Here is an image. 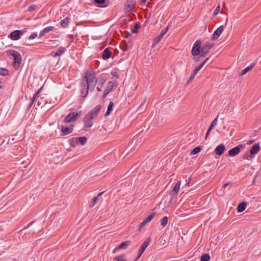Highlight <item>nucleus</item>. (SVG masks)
<instances>
[{
    "mask_svg": "<svg viewBox=\"0 0 261 261\" xmlns=\"http://www.w3.org/2000/svg\"><path fill=\"white\" fill-rule=\"evenodd\" d=\"M107 80L106 74H101L98 79H97L95 73L93 70H90L86 73L81 82V96L85 97L87 96L89 92L94 91L97 83V90L98 91H101V88Z\"/></svg>",
    "mask_w": 261,
    "mask_h": 261,
    "instance_id": "1",
    "label": "nucleus"
},
{
    "mask_svg": "<svg viewBox=\"0 0 261 261\" xmlns=\"http://www.w3.org/2000/svg\"><path fill=\"white\" fill-rule=\"evenodd\" d=\"M214 46V43L210 41L205 42L201 46V41L197 40L195 41L192 49L193 56L200 55V56H205L210 50Z\"/></svg>",
    "mask_w": 261,
    "mask_h": 261,
    "instance_id": "2",
    "label": "nucleus"
},
{
    "mask_svg": "<svg viewBox=\"0 0 261 261\" xmlns=\"http://www.w3.org/2000/svg\"><path fill=\"white\" fill-rule=\"evenodd\" d=\"M40 90L41 89H39L34 95L30 107H31L33 102L36 101L37 102V105L41 107H42L43 106H44L47 102L48 100L46 99L47 95L46 94H39Z\"/></svg>",
    "mask_w": 261,
    "mask_h": 261,
    "instance_id": "3",
    "label": "nucleus"
},
{
    "mask_svg": "<svg viewBox=\"0 0 261 261\" xmlns=\"http://www.w3.org/2000/svg\"><path fill=\"white\" fill-rule=\"evenodd\" d=\"M7 54L14 57L13 66L16 69H18L21 63V57L20 54L16 50H10L7 51Z\"/></svg>",
    "mask_w": 261,
    "mask_h": 261,
    "instance_id": "4",
    "label": "nucleus"
},
{
    "mask_svg": "<svg viewBox=\"0 0 261 261\" xmlns=\"http://www.w3.org/2000/svg\"><path fill=\"white\" fill-rule=\"evenodd\" d=\"M81 115V112H72L69 114L65 118L64 122L65 123L75 122L79 117Z\"/></svg>",
    "mask_w": 261,
    "mask_h": 261,
    "instance_id": "5",
    "label": "nucleus"
},
{
    "mask_svg": "<svg viewBox=\"0 0 261 261\" xmlns=\"http://www.w3.org/2000/svg\"><path fill=\"white\" fill-rule=\"evenodd\" d=\"M260 149V147L259 144H254L250 150V153L246 155L244 157V159L250 160L253 158V156L256 154Z\"/></svg>",
    "mask_w": 261,
    "mask_h": 261,
    "instance_id": "6",
    "label": "nucleus"
},
{
    "mask_svg": "<svg viewBox=\"0 0 261 261\" xmlns=\"http://www.w3.org/2000/svg\"><path fill=\"white\" fill-rule=\"evenodd\" d=\"M151 239L150 237L148 238L143 243V244L141 245V247L140 248L138 253L139 255L136 258V260H137L142 254V253L144 252L146 248L148 247L149 245L150 242H151Z\"/></svg>",
    "mask_w": 261,
    "mask_h": 261,
    "instance_id": "7",
    "label": "nucleus"
},
{
    "mask_svg": "<svg viewBox=\"0 0 261 261\" xmlns=\"http://www.w3.org/2000/svg\"><path fill=\"white\" fill-rule=\"evenodd\" d=\"M74 125L70 124L69 126L62 125L61 126L62 135H67L73 131Z\"/></svg>",
    "mask_w": 261,
    "mask_h": 261,
    "instance_id": "8",
    "label": "nucleus"
},
{
    "mask_svg": "<svg viewBox=\"0 0 261 261\" xmlns=\"http://www.w3.org/2000/svg\"><path fill=\"white\" fill-rule=\"evenodd\" d=\"M135 3L134 0H127L124 6L125 10L127 12H133Z\"/></svg>",
    "mask_w": 261,
    "mask_h": 261,
    "instance_id": "9",
    "label": "nucleus"
},
{
    "mask_svg": "<svg viewBox=\"0 0 261 261\" xmlns=\"http://www.w3.org/2000/svg\"><path fill=\"white\" fill-rule=\"evenodd\" d=\"M243 148V146L242 145H240L230 149L228 151V154L231 156H234L238 154L240 152L241 150Z\"/></svg>",
    "mask_w": 261,
    "mask_h": 261,
    "instance_id": "10",
    "label": "nucleus"
},
{
    "mask_svg": "<svg viewBox=\"0 0 261 261\" xmlns=\"http://www.w3.org/2000/svg\"><path fill=\"white\" fill-rule=\"evenodd\" d=\"M93 118L89 114H87L83 119L84 126L86 128H90L93 125L92 120Z\"/></svg>",
    "mask_w": 261,
    "mask_h": 261,
    "instance_id": "11",
    "label": "nucleus"
},
{
    "mask_svg": "<svg viewBox=\"0 0 261 261\" xmlns=\"http://www.w3.org/2000/svg\"><path fill=\"white\" fill-rule=\"evenodd\" d=\"M224 30L223 25L220 26L213 33L212 39L213 40H217L221 35Z\"/></svg>",
    "mask_w": 261,
    "mask_h": 261,
    "instance_id": "12",
    "label": "nucleus"
},
{
    "mask_svg": "<svg viewBox=\"0 0 261 261\" xmlns=\"http://www.w3.org/2000/svg\"><path fill=\"white\" fill-rule=\"evenodd\" d=\"M101 106L97 105L92 110H91L88 114L94 119L95 118L101 110Z\"/></svg>",
    "mask_w": 261,
    "mask_h": 261,
    "instance_id": "13",
    "label": "nucleus"
},
{
    "mask_svg": "<svg viewBox=\"0 0 261 261\" xmlns=\"http://www.w3.org/2000/svg\"><path fill=\"white\" fill-rule=\"evenodd\" d=\"M114 87V83L112 82H109L108 83L107 85V87L104 90L103 97L105 98L108 95V94L110 92V91L112 90Z\"/></svg>",
    "mask_w": 261,
    "mask_h": 261,
    "instance_id": "14",
    "label": "nucleus"
},
{
    "mask_svg": "<svg viewBox=\"0 0 261 261\" xmlns=\"http://www.w3.org/2000/svg\"><path fill=\"white\" fill-rule=\"evenodd\" d=\"M155 213H152L150 215H149L147 218L144 220L140 225L139 229L141 230L142 228H143L147 223L150 222L151 220L155 216Z\"/></svg>",
    "mask_w": 261,
    "mask_h": 261,
    "instance_id": "15",
    "label": "nucleus"
},
{
    "mask_svg": "<svg viewBox=\"0 0 261 261\" xmlns=\"http://www.w3.org/2000/svg\"><path fill=\"white\" fill-rule=\"evenodd\" d=\"M66 49L65 47L63 46H60L57 51L53 52L51 53V56L54 58L57 57V56H60L63 54L66 51Z\"/></svg>",
    "mask_w": 261,
    "mask_h": 261,
    "instance_id": "16",
    "label": "nucleus"
},
{
    "mask_svg": "<svg viewBox=\"0 0 261 261\" xmlns=\"http://www.w3.org/2000/svg\"><path fill=\"white\" fill-rule=\"evenodd\" d=\"M168 27H166L164 30H162L160 34L156 37V38L154 40V44H156L158 43L162 37L165 35V34L168 32Z\"/></svg>",
    "mask_w": 261,
    "mask_h": 261,
    "instance_id": "17",
    "label": "nucleus"
},
{
    "mask_svg": "<svg viewBox=\"0 0 261 261\" xmlns=\"http://www.w3.org/2000/svg\"><path fill=\"white\" fill-rule=\"evenodd\" d=\"M20 30L14 31L10 34V38L13 40H17L20 38Z\"/></svg>",
    "mask_w": 261,
    "mask_h": 261,
    "instance_id": "18",
    "label": "nucleus"
},
{
    "mask_svg": "<svg viewBox=\"0 0 261 261\" xmlns=\"http://www.w3.org/2000/svg\"><path fill=\"white\" fill-rule=\"evenodd\" d=\"M225 149V147L223 144H220L216 147L215 151L217 155H221L224 152Z\"/></svg>",
    "mask_w": 261,
    "mask_h": 261,
    "instance_id": "19",
    "label": "nucleus"
},
{
    "mask_svg": "<svg viewBox=\"0 0 261 261\" xmlns=\"http://www.w3.org/2000/svg\"><path fill=\"white\" fill-rule=\"evenodd\" d=\"M128 245V241H124L121 243L117 248H115L113 250V253H115L118 250L120 249H125L127 248Z\"/></svg>",
    "mask_w": 261,
    "mask_h": 261,
    "instance_id": "20",
    "label": "nucleus"
},
{
    "mask_svg": "<svg viewBox=\"0 0 261 261\" xmlns=\"http://www.w3.org/2000/svg\"><path fill=\"white\" fill-rule=\"evenodd\" d=\"M112 55L111 50L109 48H106L102 53V57L105 60L109 59Z\"/></svg>",
    "mask_w": 261,
    "mask_h": 261,
    "instance_id": "21",
    "label": "nucleus"
},
{
    "mask_svg": "<svg viewBox=\"0 0 261 261\" xmlns=\"http://www.w3.org/2000/svg\"><path fill=\"white\" fill-rule=\"evenodd\" d=\"M247 207V204L245 202H242L239 204L237 211L239 213H241L243 212Z\"/></svg>",
    "mask_w": 261,
    "mask_h": 261,
    "instance_id": "22",
    "label": "nucleus"
},
{
    "mask_svg": "<svg viewBox=\"0 0 261 261\" xmlns=\"http://www.w3.org/2000/svg\"><path fill=\"white\" fill-rule=\"evenodd\" d=\"M254 65H255V64L252 63L250 66L245 68L242 71L241 73H240V75H244L246 73H247L248 72H249V71L252 70V69L253 68Z\"/></svg>",
    "mask_w": 261,
    "mask_h": 261,
    "instance_id": "23",
    "label": "nucleus"
},
{
    "mask_svg": "<svg viewBox=\"0 0 261 261\" xmlns=\"http://www.w3.org/2000/svg\"><path fill=\"white\" fill-rule=\"evenodd\" d=\"M103 193V192H101L99 193L97 196L95 197L93 199V201L91 203L90 206L92 207L94 205H95L98 202V201L99 200V197L102 195V194Z\"/></svg>",
    "mask_w": 261,
    "mask_h": 261,
    "instance_id": "24",
    "label": "nucleus"
},
{
    "mask_svg": "<svg viewBox=\"0 0 261 261\" xmlns=\"http://www.w3.org/2000/svg\"><path fill=\"white\" fill-rule=\"evenodd\" d=\"M113 106H114V103L113 102L111 101L109 103L107 111L105 114V116L106 117H107L111 114V112L113 110Z\"/></svg>",
    "mask_w": 261,
    "mask_h": 261,
    "instance_id": "25",
    "label": "nucleus"
},
{
    "mask_svg": "<svg viewBox=\"0 0 261 261\" xmlns=\"http://www.w3.org/2000/svg\"><path fill=\"white\" fill-rule=\"evenodd\" d=\"M69 23V18L68 17H66L65 19L61 20V21L60 22L61 25L64 28L67 27Z\"/></svg>",
    "mask_w": 261,
    "mask_h": 261,
    "instance_id": "26",
    "label": "nucleus"
},
{
    "mask_svg": "<svg viewBox=\"0 0 261 261\" xmlns=\"http://www.w3.org/2000/svg\"><path fill=\"white\" fill-rule=\"evenodd\" d=\"M76 140H78L79 142L82 145H84L87 142V138L85 137H81L76 138Z\"/></svg>",
    "mask_w": 261,
    "mask_h": 261,
    "instance_id": "27",
    "label": "nucleus"
},
{
    "mask_svg": "<svg viewBox=\"0 0 261 261\" xmlns=\"http://www.w3.org/2000/svg\"><path fill=\"white\" fill-rule=\"evenodd\" d=\"M180 184H181L180 181H177V182L176 183V184L175 185V186H174V187L172 191L173 192H174L175 193H177L179 191Z\"/></svg>",
    "mask_w": 261,
    "mask_h": 261,
    "instance_id": "28",
    "label": "nucleus"
},
{
    "mask_svg": "<svg viewBox=\"0 0 261 261\" xmlns=\"http://www.w3.org/2000/svg\"><path fill=\"white\" fill-rule=\"evenodd\" d=\"M53 30H54V27L52 26L46 27L41 32V34L47 33L53 31Z\"/></svg>",
    "mask_w": 261,
    "mask_h": 261,
    "instance_id": "29",
    "label": "nucleus"
},
{
    "mask_svg": "<svg viewBox=\"0 0 261 261\" xmlns=\"http://www.w3.org/2000/svg\"><path fill=\"white\" fill-rule=\"evenodd\" d=\"M201 148L200 147H196L194 148L191 152V155H195L199 152Z\"/></svg>",
    "mask_w": 261,
    "mask_h": 261,
    "instance_id": "30",
    "label": "nucleus"
},
{
    "mask_svg": "<svg viewBox=\"0 0 261 261\" xmlns=\"http://www.w3.org/2000/svg\"><path fill=\"white\" fill-rule=\"evenodd\" d=\"M210 259L209 254H205L201 256L200 261H208Z\"/></svg>",
    "mask_w": 261,
    "mask_h": 261,
    "instance_id": "31",
    "label": "nucleus"
},
{
    "mask_svg": "<svg viewBox=\"0 0 261 261\" xmlns=\"http://www.w3.org/2000/svg\"><path fill=\"white\" fill-rule=\"evenodd\" d=\"M168 223V217L165 216L161 220V223L163 226H165Z\"/></svg>",
    "mask_w": 261,
    "mask_h": 261,
    "instance_id": "32",
    "label": "nucleus"
},
{
    "mask_svg": "<svg viewBox=\"0 0 261 261\" xmlns=\"http://www.w3.org/2000/svg\"><path fill=\"white\" fill-rule=\"evenodd\" d=\"M114 259L116 261H126L124 255L116 256Z\"/></svg>",
    "mask_w": 261,
    "mask_h": 261,
    "instance_id": "33",
    "label": "nucleus"
},
{
    "mask_svg": "<svg viewBox=\"0 0 261 261\" xmlns=\"http://www.w3.org/2000/svg\"><path fill=\"white\" fill-rule=\"evenodd\" d=\"M8 73V71L6 69L0 68V75H7Z\"/></svg>",
    "mask_w": 261,
    "mask_h": 261,
    "instance_id": "34",
    "label": "nucleus"
},
{
    "mask_svg": "<svg viewBox=\"0 0 261 261\" xmlns=\"http://www.w3.org/2000/svg\"><path fill=\"white\" fill-rule=\"evenodd\" d=\"M202 67L200 65L197 66L193 71V73L192 74V75H195L197 74V73L198 72V71L202 68Z\"/></svg>",
    "mask_w": 261,
    "mask_h": 261,
    "instance_id": "35",
    "label": "nucleus"
},
{
    "mask_svg": "<svg viewBox=\"0 0 261 261\" xmlns=\"http://www.w3.org/2000/svg\"><path fill=\"white\" fill-rule=\"evenodd\" d=\"M140 24L138 23H136L135 25L134 29L132 30V32L133 33H137L138 32V30L140 28Z\"/></svg>",
    "mask_w": 261,
    "mask_h": 261,
    "instance_id": "36",
    "label": "nucleus"
},
{
    "mask_svg": "<svg viewBox=\"0 0 261 261\" xmlns=\"http://www.w3.org/2000/svg\"><path fill=\"white\" fill-rule=\"evenodd\" d=\"M218 115L216 117V118L212 121L211 124L213 127H215L217 124Z\"/></svg>",
    "mask_w": 261,
    "mask_h": 261,
    "instance_id": "37",
    "label": "nucleus"
},
{
    "mask_svg": "<svg viewBox=\"0 0 261 261\" xmlns=\"http://www.w3.org/2000/svg\"><path fill=\"white\" fill-rule=\"evenodd\" d=\"M37 6L36 5H31V6H30L28 8V11H32L33 10H34L36 8Z\"/></svg>",
    "mask_w": 261,
    "mask_h": 261,
    "instance_id": "38",
    "label": "nucleus"
},
{
    "mask_svg": "<svg viewBox=\"0 0 261 261\" xmlns=\"http://www.w3.org/2000/svg\"><path fill=\"white\" fill-rule=\"evenodd\" d=\"M37 36V34L36 33H33L32 34H31L29 37V39H34L35 38H36Z\"/></svg>",
    "mask_w": 261,
    "mask_h": 261,
    "instance_id": "39",
    "label": "nucleus"
},
{
    "mask_svg": "<svg viewBox=\"0 0 261 261\" xmlns=\"http://www.w3.org/2000/svg\"><path fill=\"white\" fill-rule=\"evenodd\" d=\"M220 6H218L216 8V9L214 11V15H216L218 14L219 11H220Z\"/></svg>",
    "mask_w": 261,
    "mask_h": 261,
    "instance_id": "40",
    "label": "nucleus"
},
{
    "mask_svg": "<svg viewBox=\"0 0 261 261\" xmlns=\"http://www.w3.org/2000/svg\"><path fill=\"white\" fill-rule=\"evenodd\" d=\"M194 77H195V76L192 74L190 76L189 80H188L187 84V85L189 84L192 81V80L194 79Z\"/></svg>",
    "mask_w": 261,
    "mask_h": 261,
    "instance_id": "41",
    "label": "nucleus"
},
{
    "mask_svg": "<svg viewBox=\"0 0 261 261\" xmlns=\"http://www.w3.org/2000/svg\"><path fill=\"white\" fill-rule=\"evenodd\" d=\"M111 74L112 76V77H117V78L118 77V75L117 72H116V71H112Z\"/></svg>",
    "mask_w": 261,
    "mask_h": 261,
    "instance_id": "42",
    "label": "nucleus"
},
{
    "mask_svg": "<svg viewBox=\"0 0 261 261\" xmlns=\"http://www.w3.org/2000/svg\"><path fill=\"white\" fill-rule=\"evenodd\" d=\"M106 0H94L95 2L98 4H102L105 3Z\"/></svg>",
    "mask_w": 261,
    "mask_h": 261,
    "instance_id": "43",
    "label": "nucleus"
},
{
    "mask_svg": "<svg viewBox=\"0 0 261 261\" xmlns=\"http://www.w3.org/2000/svg\"><path fill=\"white\" fill-rule=\"evenodd\" d=\"M210 59V58H206L204 61L200 65L202 67L205 63L208 61V60Z\"/></svg>",
    "mask_w": 261,
    "mask_h": 261,
    "instance_id": "44",
    "label": "nucleus"
},
{
    "mask_svg": "<svg viewBox=\"0 0 261 261\" xmlns=\"http://www.w3.org/2000/svg\"><path fill=\"white\" fill-rule=\"evenodd\" d=\"M229 185V183H226L224 184L223 187H222V189H225L226 187H227Z\"/></svg>",
    "mask_w": 261,
    "mask_h": 261,
    "instance_id": "45",
    "label": "nucleus"
},
{
    "mask_svg": "<svg viewBox=\"0 0 261 261\" xmlns=\"http://www.w3.org/2000/svg\"><path fill=\"white\" fill-rule=\"evenodd\" d=\"M214 127H213L212 125H210L209 128H208V132H211Z\"/></svg>",
    "mask_w": 261,
    "mask_h": 261,
    "instance_id": "46",
    "label": "nucleus"
},
{
    "mask_svg": "<svg viewBox=\"0 0 261 261\" xmlns=\"http://www.w3.org/2000/svg\"><path fill=\"white\" fill-rule=\"evenodd\" d=\"M3 87V84L1 81H0V89L2 88Z\"/></svg>",
    "mask_w": 261,
    "mask_h": 261,
    "instance_id": "47",
    "label": "nucleus"
},
{
    "mask_svg": "<svg viewBox=\"0 0 261 261\" xmlns=\"http://www.w3.org/2000/svg\"><path fill=\"white\" fill-rule=\"evenodd\" d=\"M253 142V140H250L248 142L247 144H251Z\"/></svg>",
    "mask_w": 261,
    "mask_h": 261,
    "instance_id": "48",
    "label": "nucleus"
},
{
    "mask_svg": "<svg viewBox=\"0 0 261 261\" xmlns=\"http://www.w3.org/2000/svg\"><path fill=\"white\" fill-rule=\"evenodd\" d=\"M210 132H208V130H207V132L206 133V137H205V139H206V138L207 137V136H208L209 134H210Z\"/></svg>",
    "mask_w": 261,
    "mask_h": 261,
    "instance_id": "49",
    "label": "nucleus"
},
{
    "mask_svg": "<svg viewBox=\"0 0 261 261\" xmlns=\"http://www.w3.org/2000/svg\"><path fill=\"white\" fill-rule=\"evenodd\" d=\"M146 1H147V0H141V3L142 4H145Z\"/></svg>",
    "mask_w": 261,
    "mask_h": 261,
    "instance_id": "50",
    "label": "nucleus"
},
{
    "mask_svg": "<svg viewBox=\"0 0 261 261\" xmlns=\"http://www.w3.org/2000/svg\"><path fill=\"white\" fill-rule=\"evenodd\" d=\"M146 99H144L143 103L141 104V106H143L144 103L145 102Z\"/></svg>",
    "mask_w": 261,
    "mask_h": 261,
    "instance_id": "51",
    "label": "nucleus"
},
{
    "mask_svg": "<svg viewBox=\"0 0 261 261\" xmlns=\"http://www.w3.org/2000/svg\"><path fill=\"white\" fill-rule=\"evenodd\" d=\"M186 186H189V182H188V183H187V184L186 185Z\"/></svg>",
    "mask_w": 261,
    "mask_h": 261,
    "instance_id": "52",
    "label": "nucleus"
}]
</instances>
